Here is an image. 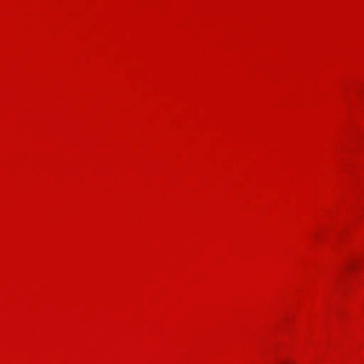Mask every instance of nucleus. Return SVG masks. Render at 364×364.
Listing matches in <instances>:
<instances>
[{
  "mask_svg": "<svg viewBox=\"0 0 364 364\" xmlns=\"http://www.w3.org/2000/svg\"><path fill=\"white\" fill-rule=\"evenodd\" d=\"M281 364H289V363L287 362H282Z\"/></svg>",
  "mask_w": 364,
  "mask_h": 364,
  "instance_id": "1",
  "label": "nucleus"
}]
</instances>
